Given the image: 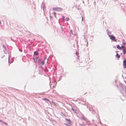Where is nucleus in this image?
<instances>
[{
    "label": "nucleus",
    "mask_w": 126,
    "mask_h": 126,
    "mask_svg": "<svg viewBox=\"0 0 126 126\" xmlns=\"http://www.w3.org/2000/svg\"><path fill=\"white\" fill-rule=\"evenodd\" d=\"M109 37L111 40H113L114 41H116V40L115 39V37L113 35H110L109 36Z\"/></svg>",
    "instance_id": "nucleus-2"
},
{
    "label": "nucleus",
    "mask_w": 126,
    "mask_h": 126,
    "mask_svg": "<svg viewBox=\"0 0 126 126\" xmlns=\"http://www.w3.org/2000/svg\"><path fill=\"white\" fill-rule=\"evenodd\" d=\"M52 103H53L55 105V103L54 102H53V101H52Z\"/></svg>",
    "instance_id": "nucleus-18"
},
{
    "label": "nucleus",
    "mask_w": 126,
    "mask_h": 126,
    "mask_svg": "<svg viewBox=\"0 0 126 126\" xmlns=\"http://www.w3.org/2000/svg\"><path fill=\"white\" fill-rule=\"evenodd\" d=\"M1 23V22L0 21V24Z\"/></svg>",
    "instance_id": "nucleus-22"
},
{
    "label": "nucleus",
    "mask_w": 126,
    "mask_h": 126,
    "mask_svg": "<svg viewBox=\"0 0 126 126\" xmlns=\"http://www.w3.org/2000/svg\"><path fill=\"white\" fill-rule=\"evenodd\" d=\"M123 53L124 54L126 53V49H123Z\"/></svg>",
    "instance_id": "nucleus-4"
},
{
    "label": "nucleus",
    "mask_w": 126,
    "mask_h": 126,
    "mask_svg": "<svg viewBox=\"0 0 126 126\" xmlns=\"http://www.w3.org/2000/svg\"><path fill=\"white\" fill-rule=\"evenodd\" d=\"M72 110L73 111H74L75 112H76V110L74 109H73V108H72Z\"/></svg>",
    "instance_id": "nucleus-12"
},
{
    "label": "nucleus",
    "mask_w": 126,
    "mask_h": 126,
    "mask_svg": "<svg viewBox=\"0 0 126 126\" xmlns=\"http://www.w3.org/2000/svg\"><path fill=\"white\" fill-rule=\"evenodd\" d=\"M3 123L4 124L6 125H7V124L6 123L3 122Z\"/></svg>",
    "instance_id": "nucleus-14"
},
{
    "label": "nucleus",
    "mask_w": 126,
    "mask_h": 126,
    "mask_svg": "<svg viewBox=\"0 0 126 126\" xmlns=\"http://www.w3.org/2000/svg\"><path fill=\"white\" fill-rule=\"evenodd\" d=\"M122 48L123 49H124L125 47L123 46H122L121 47V48Z\"/></svg>",
    "instance_id": "nucleus-15"
},
{
    "label": "nucleus",
    "mask_w": 126,
    "mask_h": 126,
    "mask_svg": "<svg viewBox=\"0 0 126 126\" xmlns=\"http://www.w3.org/2000/svg\"><path fill=\"white\" fill-rule=\"evenodd\" d=\"M43 100H47L48 101H49V102H50V101H49V99H47L46 98H43Z\"/></svg>",
    "instance_id": "nucleus-7"
},
{
    "label": "nucleus",
    "mask_w": 126,
    "mask_h": 126,
    "mask_svg": "<svg viewBox=\"0 0 126 126\" xmlns=\"http://www.w3.org/2000/svg\"><path fill=\"white\" fill-rule=\"evenodd\" d=\"M34 54L35 55H37L38 54V53L37 51H35L34 52Z\"/></svg>",
    "instance_id": "nucleus-8"
},
{
    "label": "nucleus",
    "mask_w": 126,
    "mask_h": 126,
    "mask_svg": "<svg viewBox=\"0 0 126 126\" xmlns=\"http://www.w3.org/2000/svg\"><path fill=\"white\" fill-rule=\"evenodd\" d=\"M53 10L58 11H61L62 10V9L60 8H53Z\"/></svg>",
    "instance_id": "nucleus-1"
},
{
    "label": "nucleus",
    "mask_w": 126,
    "mask_h": 126,
    "mask_svg": "<svg viewBox=\"0 0 126 126\" xmlns=\"http://www.w3.org/2000/svg\"><path fill=\"white\" fill-rule=\"evenodd\" d=\"M76 54L77 55H78V52H76Z\"/></svg>",
    "instance_id": "nucleus-16"
},
{
    "label": "nucleus",
    "mask_w": 126,
    "mask_h": 126,
    "mask_svg": "<svg viewBox=\"0 0 126 126\" xmlns=\"http://www.w3.org/2000/svg\"><path fill=\"white\" fill-rule=\"evenodd\" d=\"M63 18H64V17L63 16Z\"/></svg>",
    "instance_id": "nucleus-21"
},
{
    "label": "nucleus",
    "mask_w": 126,
    "mask_h": 126,
    "mask_svg": "<svg viewBox=\"0 0 126 126\" xmlns=\"http://www.w3.org/2000/svg\"><path fill=\"white\" fill-rule=\"evenodd\" d=\"M54 15H56V13H55V12H54Z\"/></svg>",
    "instance_id": "nucleus-20"
},
{
    "label": "nucleus",
    "mask_w": 126,
    "mask_h": 126,
    "mask_svg": "<svg viewBox=\"0 0 126 126\" xmlns=\"http://www.w3.org/2000/svg\"><path fill=\"white\" fill-rule=\"evenodd\" d=\"M117 48L118 49H121V47H120V46L119 45H118L117 46Z\"/></svg>",
    "instance_id": "nucleus-5"
},
{
    "label": "nucleus",
    "mask_w": 126,
    "mask_h": 126,
    "mask_svg": "<svg viewBox=\"0 0 126 126\" xmlns=\"http://www.w3.org/2000/svg\"><path fill=\"white\" fill-rule=\"evenodd\" d=\"M41 63L42 65H44L45 64V62H43Z\"/></svg>",
    "instance_id": "nucleus-11"
},
{
    "label": "nucleus",
    "mask_w": 126,
    "mask_h": 126,
    "mask_svg": "<svg viewBox=\"0 0 126 126\" xmlns=\"http://www.w3.org/2000/svg\"><path fill=\"white\" fill-rule=\"evenodd\" d=\"M70 32L72 34H73V31L72 30H71L70 31Z\"/></svg>",
    "instance_id": "nucleus-13"
},
{
    "label": "nucleus",
    "mask_w": 126,
    "mask_h": 126,
    "mask_svg": "<svg viewBox=\"0 0 126 126\" xmlns=\"http://www.w3.org/2000/svg\"><path fill=\"white\" fill-rule=\"evenodd\" d=\"M4 48H5V47H4Z\"/></svg>",
    "instance_id": "nucleus-23"
},
{
    "label": "nucleus",
    "mask_w": 126,
    "mask_h": 126,
    "mask_svg": "<svg viewBox=\"0 0 126 126\" xmlns=\"http://www.w3.org/2000/svg\"><path fill=\"white\" fill-rule=\"evenodd\" d=\"M82 21H83V18L82 16Z\"/></svg>",
    "instance_id": "nucleus-17"
},
{
    "label": "nucleus",
    "mask_w": 126,
    "mask_h": 126,
    "mask_svg": "<svg viewBox=\"0 0 126 126\" xmlns=\"http://www.w3.org/2000/svg\"><path fill=\"white\" fill-rule=\"evenodd\" d=\"M123 65L125 68H126V60H124L123 61Z\"/></svg>",
    "instance_id": "nucleus-3"
},
{
    "label": "nucleus",
    "mask_w": 126,
    "mask_h": 126,
    "mask_svg": "<svg viewBox=\"0 0 126 126\" xmlns=\"http://www.w3.org/2000/svg\"><path fill=\"white\" fill-rule=\"evenodd\" d=\"M116 56L117 58H119L120 57V56L118 54V53H117Z\"/></svg>",
    "instance_id": "nucleus-6"
},
{
    "label": "nucleus",
    "mask_w": 126,
    "mask_h": 126,
    "mask_svg": "<svg viewBox=\"0 0 126 126\" xmlns=\"http://www.w3.org/2000/svg\"><path fill=\"white\" fill-rule=\"evenodd\" d=\"M0 122H2V121L1 120H0Z\"/></svg>",
    "instance_id": "nucleus-19"
},
{
    "label": "nucleus",
    "mask_w": 126,
    "mask_h": 126,
    "mask_svg": "<svg viewBox=\"0 0 126 126\" xmlns=\"http://www.w3.org/2000/svg\"><path fill=\"white\" fill-rule=\"evenodd\" d=\"M66 21H68L69 20V18L68 17H66Z\"/></svg>",
    "instance_id": "nucleus-10"
},
{
    "label": "nucleus",
    "mask_w": 126,
    "mask_h": 126,
    "mask_svg": "<svg viewBox=\"0 0 126 126\" xmlns=\"http://www.w3.org/2000/svg\"><path fill=\"white\" fill-rule=\"evenodd\" d=\"M66 121H68L69 123H71V122L69 119H66Z\"/></svg>",
    "instance_id": "nucleus-9"
}]
</instances>
